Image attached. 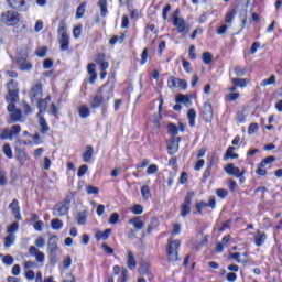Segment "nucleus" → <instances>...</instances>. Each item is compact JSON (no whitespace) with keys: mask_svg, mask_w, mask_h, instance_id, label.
<instances>
[{"mask_svg":"<svg viewBox=\"0 0 282 282\" xmlns=\"http://www.w3.org/2000/svg\"><path fill=\"white\" fill-rule=\"evenodd\" d=\"M265 234L264 232H261L260 230H258L256 232V236H254V243L258 248H261V246H263V243H265Z\"/></svg>","mask_w":282,"mask_h":282,"instance_id":"obj_21","label":"nucleus"},{"mask_svg":"<svg viewBox=\"0 0 282 282\" xmlns=\"http://www.w3.org/2000/svg\"><path fill=\"white\" fill-rule=\"evenodd\" d=\"M232 85L236 87H246L248 85V79L246 78H234L232 79Z\"/></svg>","mask_w":282,"mask_h":282,"instance_id":"obj_42","label":"nucleus"},{"mask_svg":"<svg viewBox=\"0 0 282 282\" xmlns=\"http://www.w3.org/2000/svg\"><path fill=\"white\" fill-rule=\"evenodd\" d=\"M17 154H18V160H19L21 166H24L25 162H28V154H25V152H23V150H18Z\"/></svg>","mask_w":282,"mask_h":282,"instance_id":"obj_34","label":"nucleus"},{"mask_svg":"<svg viewBox=\"0 0 282 282\" xmlns=\"http://www.w3.org/2000/svg\"><path fill=\"white\" fill-rule=\"evenodd\" d=\"M177 85H180V79L176 77H170L167 80V87L170 89H177Z\"/></svg>","mask_w":282,"mask_h":282,"instance_id":"obj_41","label":"nucleus"},{"mask_svg":"<svg viewBox=\"0 0 282 282\" xmlns=\"http://www.w3.org/2000/svg\"><path fill=\"white\" fill-rule=\"evenodd\" d=\"M141 195L143 199H151V188L148 185L142 186Z\"/></svg>","mask_w":282,"mask_h":282,"instance_id":"obj_39","label":"nucleus"},{"mask_svg":"<svg viewBox=\"0 0 282 282\" xmlns=\"http://www.w3.org/2000/svg\"><path fill=\"white\" fill-rule=\"evenodd\" d=\"M80 34H83V24H78L73 29V36L74 39H79Z\"/></svg>","mask_w":282,"mask_h":282,"instance_id":"obj_47","label":"nucleus"},{"mask_svg":"<svg viewBox=\"0 0 282 282\" xmlns=\"http://www.w3.org/2000/svg\"><path fill=\"white\" fill-rule=\"evenodd\" d=\"M122 41H124V34H122L121 36H118V35L112 36L109 43L111 45H116V43H122Z\"/></svg>","mask_w":282,"mask_h":282,"instance_id":"obj_51","label":"nucleus"},{"mask_svg":"<svg viewBox=\"0 0 282 282\" xmlns=\"http://www.w3.org/2000/svg\"><path fill=\"white\" fill-rule=\"evenodd\" d=\"M31 102H39L41 98H43V84L37 83L32 86L29 93Z\"/></svg>","mask_w":282,"mask_h":282,"instance_id":"obj_9","label":"nucleus"},{"mask_svg":"<svg viewBox=\"0 0 282 282\" xmlns=\"http://www.w3.org/2000/svg\"><path fill=\"white\" fill-rule=\"evenodd\" d=\"M50 100H52V97L47 96L45 99H40L36 102L37 108H39V113L37 116H45V111H47V102H50Z\"/></svg>","mask_w":282,"mask_h":282,"instance_id":"obj_16","label":"nucleus"},{"mask_svg":"<svg viewBox=\"0 0 282 282\" xmlns=\"http://www.w3.org/2000/svg\"><path fill=\"white\" fill-rule=\"evenodd\" d=\"M88 170L89 167L87 165H82L77 172L78 177H83Z\"/></svg>","mask_w":282,"mask_h":282,"instance_id":"obj_62","label":"nucleus"},{"mask_svg":"<svg viewBox=\"0 0 282 282\" xmlns=\"http://www.w3.org/2000/svg\"><path fill=\"white\" fill-rule=\"evenodd\" d=\"M226 100H229V102H234V100H239V93H230L226 96Z\"/></svg>","mask_w":282,"mask_h":282,"instance_id":"obj_59","label":"nucleus"},{"mask_svg":"<svg viewBox=\"0 0 282 282\" xmlns=\"http://www.w3.org/2000/svg\"><path fill=\"white\" fill-rule=\"evenodd\" d=\"M202 58L205 65H210V63H213V54L210 52L203 53Z\"/></svg>","mask_w":282,"mask_h":282,"instance_id":"obj_45","label":"nucleus"},{"mask_svg":"<svg viewBox=\"0 0 282 282\" xmlns=\"http://www.w3.org/2000/svg\"><path fill=\"white\" fill-rule=\"evenodd\" d=\"M78 113L80 118H89V108L87 106H79Z\"/></svg>","mask_w":282,"mask_h":282,"instance_id":"obj_38","label":"nucleus"},{"mask_svg":"<svg viewBox=\"0 0 282 282\" xmlns=\"http://www.w3.org/2000/svg\"><path fill=\"white\" fill-rule=\"evenodd\" d=\"M2 263H3L4 265H12V264L14 263V258H13L12 256H10V254L4 256V257L2 258Z\"/></svg>","mask_w":282,"mask_h":282,"instance_id":"obj_50","label":"nucleus"},{"mask_svg":"<svg viewBox=\"0 0 282 282\" xmlns=\"http://www.w3.org/2000/svg\"><path fill=\"white\" fill-rule=\"evenodd\" d=\"M111 229H106L105 231H97L95 234V239H97L98 241H107V239H109V237L111 236Z\"/></svg>","mask_w":282,"mask_h":282,"instance_id":"obj_20","label":"nucleus"},{"mask_svg":"<svg viewBox=\"0 0 282 282\" xmlns=\"http://www.w3.org/2000/svg\"><path fill=\"white\" fill-rule=\"evenodd\" d=\"M193 197H194L193 192H188L186 197H185L184 204L181 205V216L182 217H186V215H189V213H191V199H193Z\"/></svg>","mask_w":282,"mask_h":282,"instance_id":"obj_13","label":"nucleus"},{"mask_svg":"<svg viewBox=\"0 0 282 282\" xmlns=\"http://www.w3.org/2000/svg\"><path fill=\"white\" fill-rule=\"evenodd\" d=\"M88 195H98L100 193V189L98 187H94L91 185L86 187Z\"/></svg>","mask_w":282,"mask_h":282,"instance_id":"obj_53","label":"nucleus"},{"mask_svg":"<svg viewBox=\"0 0 282 282\" xmlns=\"http://www.w3.org/2000/svg\"><path fill=\"white\" fill-rule=\"evenodd\" d=\"M129 224L132 225V230L128 234V237L131 239L133 237H135L137 232H140V230H142V228H144V223L142 220V218L140 217H134L132 219L129 220Z\"/></svg>","mask_w":282,"mask_h":282,"instance_id":"obj_12","label":"nucleus"},{"mask_svg":"<svg viewBox=\"0 0 282 282\" xmlns=\"http://www.w3.org/2000/svg\"><path fill=\"white\" fill-rule=\"evenodd\" d=\"M91 158H94V147L87 145L86 150L83 153V161L91 162Z\"/></svg>","mask_w":282,"mask_h":282,"instance_id":"obj_24","label":"nucleus"},{"mask_svg":"<svg viewBox=\"0 0 282 282\" xmlns=\"http://www.w3.org/2000/svg\"><path fill=\"white\" fill-rule=\"evenodd\" d=\"M51 228H53V230H61V228H63V220L58 218L52 219Z\"/></svg>","mask_w":282,"mask_h":282,"instance_id":"obj_37","label":"nucleus"},{"mask_svg":"<svg viewBox=\"0 0 282 282\" xmlns=\"http://www.w3.org/2000/svg\"><path fill=\"white\" fill-rule=\"evenodd\" d=\"M173 25L176 28L177 32L182 34V36H186L188 32H191V26L184 21L183 18L174 17Z\"/></svg>","mask_w":282,"mask_h":282,"instance_id":"obj_6","label":"nucleus"},{"mask_svg":"<svg viewBox=\"0 0 282 282\" xmlns=\"http://www.w3.org/2000/svg\"><path fill=\"white\" fill-rule=\"evenodd\" d=\"M34 268H36L35 262H33V261H25L24 262V270H32Z\"/></svg>","mask_w":282,"mask_h":282,"instance_id":"obj_63","label":"nucleus"},{"mask_svg":"<svg viewBox=\"0 0 282 282\" xmlns=\"http://www.w3.org/2000/svg\"><path fill=\"white\" fill-rule=\"evenodd\" d=\"M18 66L21 72H32V63L28 61L25 57H19L18 61Z\"/></svg>","mask_w":282,"mask_h":282,"instance_id":"obj_17","label":"nucleus"},{"mask_svg":"<svg viewBox=\"0 0 282 282\" xmlns=\"http://www.w3.org/2000/svg\"><path fill=\"white\" fill-rule=\"evenodd\" d=\"M96 63L100 65V70L105 72L106 69H109V63L105 62V54L99 53L97 55Z\"/></svg>","mask_w":282,"mask_h":282,"instance_id":"obj_25","label":"nucleus"},{"mask_svg":"<svg viewBox=\"0 0 282 282\" xmlns=\"http://www.w3.org/2000/svg\"><path fill=\"white\" fill-rule=\"evenodd\" d=\"M230 258L237 261V263H246V259H241V253H231Z\"/></svg>","mask_w":282,"mask_h":282,"instance_id":"obj_57","label":"nucleus"},{"mask_svg":"<svg viewBox=\"0 0 282 282\" xmlns=\"http://www.w3.org/2000/svg\"><path fill=\"white\" fill-rule=\"evenodd\" d=\"M29 254H31V257H35V261L37 263H45V253L40 251L36 247L34 246L30 247Z\"/></svg>","mask_w":282,"mask_h":282,"instance_id":"obj_15","label":"nucleus"},{"mask_svg":"<svg viewBox=\"0 0 282 282\" xmlns=\"http://www.w3.org/2000/svg\"><path fill=\"white\" fill-rule=\"evenodd\" d=\"M7 102H17L19 100V84L14 79H11L7 85Z\"/></svg>","mask_w":282,"mask_h":282,"instance_id":"obj_4","label":"nucleus"},{"mask_svg":"<svg viewBox=\"0 0 282 282\" xmlns=\"http://www.w3.org/2000/svg\"><path fill=\"white\" fill-rule=\"evenodd\" d=\"M187 118L189 121V127H194L195 126V118H197V113L195 112V109H189L187 111Z\"/></svg>","mask_w":282,"mask_h":282,"instance_id":"obj_36","label":"nucleus"},{"mask_svg":"<svg viewBox=\"0 0 282 282\" xmlns=\"http://www.w3.org/2000/svg\"><path fill=\"white\" fill-rule=\"evenodd\" d=\"M9 132L11 140H14V138H19V134L21 133V126L17 124L11 127V129H9Z\"/></svg>","mask_w":282,"mask_h":282,"instance_id":"obj_30","label":"nucleus"},{"mask_svg":"<svg viewBox=\"0 0 282 282\" xmlns=\"http://www.w3.org/2000/svg\"><path fill=\"white\" fill-rule=\"evenodd\" d=\"M19 230V223H13L10 225L7 229L8 235H15V232Z\"/></svg>","mask_w":282,"mask_h":282,"instance_id":"obj_48","label":"nucleus"},{"mask_svg":"<svg viewBox=\"0 0 282 282\" xmlns=\"http://www.w3.org/2000/svg\"><path fill=\"white\" fill-rule=\"evenodd\" d=\"M167 151L170 155H175V153H177V151H180V145L175 142L171 143L167 147Z\"/></svg>","mask_w":282,"mask_h":282,"instance_id":"obj_44","label":"nucleus"},{"mask_svg":"<svg viewBox=\"0 0 282 282\" xmlns=\"http://www.w3.org/2000/svg\"><path fill=\"white\" fill-rule=\"evenodd\" d=\"M17 239L15 235L9 234L6 238H4V248H12V246H14V241Z\"/></svg>","mask_w":282,"mask_h":282,"instance_id":"obj_29","label":"nucleus"},{"mask_svg":"<svg viewBox=\"0 0 282 282\" xmlns=\"http://www.w3.org/2000/svg\"><path fill=\"white\" fill-rule=\"evenodd\" d=\"M44 116L45 115H37L39 124L41 127V133H47V131H50V126L47 124V121L45 120Z\"/></svg>","mask_w":282,"mask_h":282,"instance_id":"obj_22","label":"nucleus"},{"mask_svg":"<svg viewBox=\"0 0 282 282\" xmlns=\"http://www.w3.org/2000/svg\"><path fill=\"white\" fill-rule=\"evenodd\" d=\"M10 129H3L2 131H0V139L1 140H11L10 137Z\"/></svg>","mask_w":282,"mask_h":282,"instance_id":"obj_52","label":"nucleus"},{"mask_svg":"<svg viewBox=\"0 0 282 282\" xmlns=\"http://www.w3.org/2000/svg\"><path fill=\"white\" fill-rule=\"evenodd\" d=\"M15 101H9L7 107L10 116V122H23V115H21V110L14 107Z\"/></svg>","mask_w":282,"mask_h":282,"instance_id":"obj_8","label":"nucleus"},{"mask_svg":"<svg viewBox=\"0 0 282 282\" xmlns=\"http://www.w3.org/2000/svg\"><path fill=\"white\" fill-rule=\"evenodd\" d=\"M257 175H260L261 177L268 175V169L265 166H261V163L258 165L256 170Z\"/></svg>","mask_w":282,"mask_h":282,"instance_id":"obj_49","label":"nucleus"},{"mask_svg":"<svg viewBox=\"0 0 282 282\" xmlns=\"http://www.w3.org/2000/svg\"><path fill=\"white\" fill-rule=\"evenodd\" d=\"M180 240H169L167 243V261H177L178 250H180Z\"/></svg>","mask_w":282,"mask_h":282,"instance_id":"obj_5","label":"nucleus"},{"mask_svg":"<svg viewBox=\"0 0 282 282\" xmlns=\"http://www.w3.org/2000/svg\"><path fill=\"white\" fill-rule=\"evenodd\" d=\"M234 14H238L239 20L241 21V28H246V21H248V6L238 4L234 9Z\"/></svg>","mask_w":282,"mask_h":282,"instance_id":"obj_11","label":"nucleus"},{"mask_svg":"<svg viewBox=\"0 0 282 282\" xmlns=\"http://www.w3.org/2000/svg\"><path fill=\"white\" fill-rule=\"evenodd\" d=\"M118 221H120V215L118 213L111 214L109 224H118Z\"/></svg>","mask_w":282,"mask_h":282,"instance_id":"obj_60","label":"nucleus"},{"mask_svg":"<svg viewBox=\"0 0 282 282\" xmlns=\"http://www.w3.org/2000/svg\"><path fill=\"white\" fill-rule=\"evenodd\" d=\"M19 21H21V14L14 10L4 11L0 15V22L3 23V25H8L9 28L19 25Z\"/></svg>","mask_w":282,"mask_h":282,"instance_id":"obj_3","label":"nucleus"},{"mask_svg":"<svg viewBox=\"0 0 282 282\" xmlns=\"http://www.w3.org/2000/svg\"><path fill=\"white\" fill-rule=\"evenodd\" d=\"M202 116L205 122H213V105L205 102L202 109Z\"/></svg>","mask_w":282,"mask_h":282,"instance_id":"obj_14","label":"nucleus"},{"mask_svg":"<svg viewBox=\"0 0 282 282\" xmlns=\"http://www.w3.org/2000/svg\"><path fill=\"white\" fill-rule=\"evenodd\" d=\"M113 98V84L107 83L104 85L97 95H93L89 99L91 109H99L101 105H107Z\"/></svg>","mask_w":282,"mask_h":282,"instance_id":"obj_1","label":"nucleus"},{"mask_svg":"<svg viewBox=\"0 0 282 282\" xmlns=\"http://www.w3.org/2000/svg\"><path fill=\"white\" fill-rule=\"evenodd\" d=\"M9 208H11L13 215L15 216V219H19V200L13 199V202L9 205Z\"/></svg>","mask_w":282,"mask_h":282,"instance_id":"obj_31","label":"nucleus"},{"mask_svg":"<svg viewBox=\"0 0 282 282\" xmlns=\"http://www.w3.org/2000/svg\"><path fill=\"white\" fill-rule=\"evenodd\" d=\"M229 25L228 24H221L217 30H216V34H218V36H226V33L229 30Z\"/></svg>","mask_w":282,"mask_h":282,"instance_id":"obj_43","label":"nucleus"},{"mask_svg":"<svg viewBox=\"0 0 282 282\" xmlns=\"http://www.w3.org/2000/svg\"><path fill=\"white\" fill-rule=\"evenodd\" d=\"M158 171V165L152 164L147 169L148 175H153Z\"/></svg>","mask_w":282,"mask_h":282,"instance_id":"obj_64","label":"nucleus"},{"mask_svg":"<svg viewBox=\"0 0 282 282\" xmlns=\"http://www.w3.org/2000/svg\"><path fill=\"white\" fill-rule=\"evenodd\" d=\"M143 212H144V208L142 207V205H134L132 207L133 215H142Z\"/></svg>","mask_w":282,"mask_h":282,"instance_id":"obj_58","label":"nucleus"},{"mask_svg":"<svg viewBox=\"0 0 282 282\" xmlns=\"http://www.w3.org/2000/svg\"><path fill=\"white\" fill-rule=\"evenodd\" d=\"M225 172L227 175H238L240 173L239 167L235 166V164H228L225 166Z\"/></svg>","mask_w":282,"mask_h":282,"instance_id":"obj_28","label":"nucleus"},{"mask_svg":"<svg viewBox=\"0 0 282 282\" xmlns=\"http://www.w3.org/2000/svg\"><path fill=\"white\" fill-rule=\"evenodd\" d=\"M274 156H267L264 160L261 161V166H268V164H272L274 162Z\"/></svg>","mask_w":282,"mask_h":282,"instance_id":"obj_61","label":"nucleus"},{"mask_svg":"<svg viewBox=\"0 0 282 282\" xmlns=\"http://www.w3.org/2000/svg\"><path fill=\"white\" fill-rule=\"evenodd\" d=\"M87 72H88V74H89V76H90V78H89V83L91 84V85H94L95 83H96V78H97V74H96V64H89L88 66H87Z\"/></svg>","mask_w":282,"mask_h":282,"instance_id":"obj_23","label":"nucleus"},{"mask_svg":"<svg viewBox=\"0 0 282 282\" xmlns=\"http://www.w3.org/2000/svg\"><path fill=\"white\" fill-rule=\"evenodd\" d=\"M176 100L177 102H181L185 107H191V105H193V101L191 100V96L188 95H180Z\"/></svg>","mask_w":282,"mask_h":282,"instance_id":"obj_27","label":"nucleus"},{"mask_svg":"<svg viewBox=\"0 0 282 282\" xmlns=\"http://www.w3.org/2000/svg\"><path fill=\"white\" fill-rule=\"evenodd\" d=\"M35 54L40 58H44V56H46V54H47V46H43L41 48H37Z\"/></svg>","mask_w":282,"mask_h":282,"instance_id":"obj_54","label":"nucleus"},{"mask_svg":"<svg viewBox=\"0 0 282 282\" xmlns=\"http://www.w3.org/2000/svg\"><path fill=\"white\" fill-rule=\"evenodd\" d=\"M276 83V76L271 75L270 78L263 79L261 82V87H268L269 85H274Z\"/></svg>","mask_w":282,"mask_h":282,"instance_id":"obj_40","label":"nucleus"},{"mask_svg":"<svg viewBox=\"0 0 282 282\" xmlns=\"http://www.w3.org/2000/svg\"><path fill=\"white\" fill-rule=\"evenodd\" d=\"M57 248H58V239L56 238V236H53L48 239L47 252H50V254H55Z\"/></svg>","mask_w":282,"mask_h":282,"instance_id":"obj_19","label":"nucleus"},{"mask_svg":"<svg viewBox=\"0 0 282 282\" xmlns=\"http://www.w3.org/2000/svg\"><path fill=\"white\" fill-rule=\"evenodd\" d=\"M234 73L236 74V76L241 77V76H246V68H242L241 66H237L234 69Z\"/></svg>","mask_w":282,"mask_h":282,"instance_id":"obj_56","label":"nucleus"},{"mask_svg":"<svg viewBox=\"0 0 282 282\" xmlns=\"http://www.w3.org/2000/svg\"><path fill=\"white\" fill-rule=\"evenodd\" d=\"M88 216H89V212L88 210L79 212L77 214V224L79 226H85V224H87V217Z\"/></svg>","mask_w":282,"mask_h":282,"instance_id":"obj_26","label":"nucleus"},{"mask_svg":"<svg viewBox=\"0 0 282 282\" xmlns=\"http://www.w3.org/2000/svg\"><path fill=\"white\" fill-rule=\"evenodd\" d=\"M2 151H3L4 155H7V158H9L10 160H12V158H13L12 148L10 147L9 143H7V144L3 145Z\"/></svg>","mask_w":282,"mask_h":282,"instance_id":"obj_46","label":"nucleus"},{"mask_svg":"<svg viewBox=\"0 0 282 282\" xmlns=\"http://www.w3.org/2000/svg\"><path fill=\"white\" fill-rule=\"evenodd\" d=\"M235 11H230L225 17V25H228L229 28H232V21H235Z\"/></svg>","mask_w":282,"mask_h":282,"instance_id":"obj_35","label":"nucleus"},{"mask_svg":"<svg viewBox=\"0 0 282 282\" xmlns=\"http://www.w3.org/2000/svg\"><path fill=\"white\" fill-rule=\"evenodd\" d=\"M86 8H87V2H82L76 10V19H83V17L85 15Z\"/></svg>","mask_w":282,"mask_h":282,"instance_id":"obj_32","label":"nucleus"},{"mask_svg":"<svg viewBox=\"0 0 282 282\" xmlns=\"http://www.w3.org/2000/svg\"><path fill=\"white\" fill-rule=\"evenodd\" d=\"M98 6L100 8V15L107 17V14H109V11L107 10V0H99Z\"/></svg>","mask_w":282,"mask_h":282,"instance_id":"obj_33","label":"nucleus"},{"mask_svg":"<svg viewBox=\"0 0 282 282\" xmlns=\"http://www.w3.org/2000/svg\"><path fill=\"white\" fill-rule=\"evenodd\" d=\"M69 213V200H64L62 203H58L53 208V215L55 217H65Z\"/></svg>","mask_w":282,"mask_h":282,"instance_id":"obj_10","label":"nucleus"},{"mask_svg":"<svg viewBox=\"0 0 282 282\" xmlns=\"http://www.w3.org/2000/svg\"><path fill=\"white\" fill-rule=\"evenodd\" d=\"M8 3L17 12H28L30 10V0H8Z\"/></svg>","mask_w":282,"mask_h":282,"instance_id":"obj_7","label":"nucleus"},{"mask_svg":"<svg viewBox=\"0 0 282 282\" xmlns=\"http://www.w3.org/2000/svg\"><path fill=\"white\" fill-rule=\"evenodd\" d=\"M257 131H259V124H257V123H251V124L249 126V129H248L249 135H254V133H257Z\"/></svg>","mask_w":282,"mask_h":282,"instance_id":"obj_55","label":"nucleus"},{"mask_svg":"<svg viewBox=\"0 0 282 282\" xmlns=\"http://www.w3.org/2000/svg\"><path fill=\"white\" fill-rule=\"evenodd\" d=\"M126 263H127V268H129L130 270H135L138 262L135 260V256L133 254V251H131V250L127 251Z\"/></svg>","mask_w":282,"mask_h":282,"instance_id":"obj_18","label":"nucleus"},{"mask_svg":"<svg viewBox=\"0 0 282 282\" xmlns=\"http://www.w3.org/2000/svg\"><path fill=\"white\" fill-rule=\"evenodd\" d=\"M57 41L61 52H67L69 50V34H67V23L64 20L58 23Z\"/></svg>","mask_w":282,"mask_h":282,"instance_id":"obj_2","label":"nucleus"}]
</instances>
